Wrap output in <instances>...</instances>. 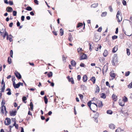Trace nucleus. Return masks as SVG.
I'll return each mask as SVG.
<instances>
[{"label": "nucleus", "instance_id": "1", "mask_svg": "<svg viewBox=\"0 0 132 132\" xmlns=\"http://www.w3.org/2000/svg\"><path fill=\"white\" fill-rule=\"evenodd\" d=\"M87 104L90 110L93 112H95L97 110V105L94 102L92 103L90 101L88 102Z\"/></svg>", "mask_w": 132, "mask_h": 132}, {"label": "nucleus", "instance_id": "2", "mask_svg": "<svg viewBox=\"0 0 132 132\" xmlns=\"http://www.w3.org/2000/svg\"><path fill=\"white\" fill-rule=\"evenodd\" d=\"M0 34L1 36H2L3 39H5L6 35H8L5 28H2L0 29Z\"/></svg>", "mask_w": 132, "mask_h": 132}, {"label": "nucleus", "instance_id": "3", "mask_svg": "<svg viewBox=\"0 0 132 132\" xmlns=\"http://www.w3.org/2000/svg\"><path fill=\"white\" fill-rule=\"evenodd\" d=\"M118 61V57H117V54H114L112 60V63L113 65L115 66L117 64Z\"/></svg>", "mask_w": 132, "mask_h": 132}, {"label": "nucleus", "instance_id": "4", "mask_svg": "<svg viewBox=\"0 0 132 132\" xmlns=\"http://www.w3.org/2000/svg\"><path fill=\"white\" fill-rule=\"evenodd\" d=\"M121 12L119 11H118L117 12L116 18L117 19V20L118 22H120L122 19V16L120 15Z\"/></svg>", "mask_w": 132, "mask_h": 132}, {"label": "nucleus", "instance_id": "5", "mask_svg": "<svg viewBox=\"0 0 132 132\" xmlns=\"http://www.w3.org/2000/svg\"><path fill=\"white\" fill-rule=\"evenodd\" d=\"M95 100L96 101V104H98L97 106H98L99 108L102 107L103 106V105L102 101L98 100L97 99H95Z\"/></svg>", "mask_w": 132, "mask_h": 132}, {"label": "nucleus", "instance_id": "6", "mask_svg": "<svg viewBox=\"0 0 132 132\" xmlns=\"http://www.w3.org/2000/svg\"><path fill=\"white\" fill-rule=\"evenodd\" d=\"M1 110V112L3 114L4 113V110L5 111V114H6L7 113V112L6 110V108L5 106H1L0 108Z\"/></svg>", "mask_w": 132, "mask_h": 132}, {"label": "nucleus", "instance_id": "7", "mask_svg": "<svg viewBox=\"0 0 132 132\" xmlns=\"http://www.w3.org/2000/svg\"><path fill=\"white\" fill-rule=\"evenodd\" d=\"M11 122L10 119L9 118H6L4 122V124L6 125H9Z\"/></svg>", "mask_w": 132, "mask_h": 132}, {"label": "nucleus", "instance_id": "8", "mask_svg": "<svg viewBox=\"0 0 132 132\" xmlns=\"http://www.w3.org/2000/svg\"><path fill=\"white\" fill-rule=\"evenodd\" d=\"M108 69L107 64H105L103 67L102 69L103 73L104 74V73H106L107 72Z\"/></svg>", "mask_w": 132, "mask_h": 132}, {"label": "nucleus", "instance_id": "9", "mask_svg": "<svg viewBox=\"0 0 132 132\" xmlns=\"http://www.w3.org/2000/svg\"><path fill=\"white\" fill-rule=\"evenodd\" d=\"M87 58L86 55L84 53H82V54L80 57L79 59L80 60L85 59Z\"/></svg>", "mask_w": 132, "mask_h": 132}, {"label": "nucleus", "instance_id": "10", "mask_svg": "<svg viewBox=\"0 0 132 132\" xmlns=\"http://www.w3.org/2000/svg\"><path fill=\"white\" fill-rule=\"evenodd\" d=\"M15 75L16 77L18 79H21V75L17 71H15Z\"/></svg>", "mask_w": 132, "mask_h": 132}, {"label": "nucleus", "instance_id": "11", "mask_svg": "<svg viewBox=\"0 0 132 132\" xmlns=\"http://www.w3.org/2000/svg\"><path fill=\"white\" fill-rule=\"evenodd\" d=\"M110 75L112 79H113L116 77V75L113 72H111L110 73Z\"/></svg>", "mask_w": 132, "mask_h": 132}, {"label": "nucleus", "instance_id": "12", "mask_svg": "<svg viewBox=\"0 0 132 132\" xmlns=\"http://www.w3.org/2000/svg\"><path fill=\"white\" fill-rule=\"evenodd\" d=\"M6 36H7V40H9L10 42H11L13 41L12 37L11 35H10L9 36L8 34V35H6Z\"/></svg>", "mask_w": 132, "mask_h": 132}, {"label": "nucleus", "instance_id": "13", "mask_svg": "<svg viewBox=\"0 0 132 132\" xmlns=\"http://www.w3.org/2000/svg\"><path fill=\"white\" fill-rule=\"evenodd\" d=\"M119 103L120 105L122 106H124L125 102L122 100H119Z\"/></svg>", "mask_w": 132, "mask_h": 132}, {"label": "nucleus", "instance_id": "14", "mask_svg": "<svg viewBox=\"0 0 132 132\" xmlns=\"http://www.w3.org/2000/svg\"><path fill=\"white\" fill-rule=\"evenodd\" d=\"M13 85L15 88H18L20 86L19 82L17 84H16L15 82H14L13 83Z\"/></svg>", "mask_w": 132, "mask_h": 132}, {"label": "nucleus", "instance_id": "15", "mask_svg": "<svg viewBox=\"0 0 132 132\" xmlns=\"http://www.w3.org/2000/svg\"><path fill=\"white\" fill-rule=\"evenodd\" d=\"M118 46L116 45L113 48L112 50V52L113 53H115L118 50Z\"/></svg>", "mask_w": 132, "mask_h": 132}, {"label": "nucleus", "instance_id": "16", "mask_svg": "<svg viewBox=\"0 0 132 132\" xmlns=\"http://www.w3.org/2000/svg\"><path fill=\"white\" fill-rule=\"evenodd\" d=\"M112 97L113 100L114 102L116 101L117 100V96L113 94L112 96Z\"/></svg>", "mask_w": 132, "mask_h": 132}, {"label": "nucleus", "instance_id": "17", "mask_svg": "<svg viewBox=\"0 0 132 132\" xmlns=\"http://www.w3.org/2000/svg\"><path fill=\"white\" fill-rule=\"evenodd\" d=\"M16 111H12L10 112V115L11 116H14L16 115Z\"/></svg>", "mask_w": 132, "mask_h": 132}, {"label": "nucleus", "instance_id": "18", "mask_svg": "<svg viewBox=\"0 0 132 132\" xmlns=\"http://www.w3.org/2000/svg\"><path fill=\"white\" fill-rule=\"evenodd\" d=\"M13 121L14 122V123L13 125V126L15 127V128L16 129H18V124L16 123L15 119L14 118L13 119Z\"/></svg>", "mask_w": 132, "mask_h": 132}, {"label": "nucleus", "instance_id": "19", "mask_svg": "<svg viewBox=\"0 0 132 132\" xmlns=\"http://www.w3.org/2000/svg\"><path fill=\"white\" fill-rule=\"evenodd\" d=\"M73 38L72 37V36L71 33H70L69 34V37L68 38V39L69 40L70 42H71L73 40Z\"/></svg>", "mask_w": 132, "mask_h": 132}, {"label": "nucleus", "instance_id": "20", "mask_svg": "<svg viewBox=\"0 0 132 132\" xmlns=\"http://www.w3.org/2000/svg\"><path fill=\"white\" fill-rule=\"evenodd\" d=\"M109 127L110 129H114L115 128V126L113 124L111 123L109 125Z\"/></svg>", "mask_w": 132, "mask_h": 132}, {"label": "nucleus", "instance_id": "21", "mask_svg": "<svg viewBox=\"0 0 132 132\" xmlns=\"http://www.w3.org/2000/svg\"><path fill=\"white\" fill-rule=\"evenodd\" d=\"M87 76L85 75L83 76V77L82 78V80L84 82H86L87 81Z\"/></svg>", "mask_w": 132, "mask_h": 132}, {"label": "nucleus", "instance_id": "22", "mask_svg": "<svg viewBox=\"0 0 132 132\" xmlns=\"http://www.w3.org/2000/svg\"><path fill=\"white\" fill-rule=\"evenodd\" d=\"M13 9L11 7H8L6 9V11L9 12H11L12 11Z\"/></svg>", "mask_w": 132, "mask_h": 132}, {"label": "nucleus", "instance_id": "23", "mask_svg": "<svg viewBox=\"0 0 132 132\" xmlns=\"http://www.w3.org/2000/svg\"><path fill=\"white\" fill-rule=\"evenodd\" d=\"M96 80L95 77L94 76L92 77L90 79V80L92 81L93 84H94L95 83Z\"/></svg>", "mask_w": 132, "mask_h": 132}, {"label": "nucleus", "instance_id": "24", "mask_svg": "<svg viewBox=\"0 0 132 132\" xmlns=\"http://www.w3.org/2000/svg\"><path fill=\"white\" fill-rule=\"evenodd\" d=\"M71 63L72 66L73 67H75L76 63L75 61L74 60H72L71 61Z\"/></svg>", "mask_w": 132, "mask_h": 132}, {"label": "nucleus", "instance_id": "25", "mask_svg": "<svg viewBox=\"0 0 132 132\" xmlns=\"http://www.w3.org/2000/svg\"><path fill=\"white\" fill-rule=\"evenodd\" d=\"M103 55L104 57L106 56L108 54V51L106 50H105L103 54Z\"/></svg>", "mask_w": 132, "mask_h": 132}, {"label": "nucleus", "instance_id": "26", "mask_svg": "<svg viewBox=\"0 0 132 132\" xmlns=\"http://www.w3.org/2000/svg\"><path fill=\"white\" fill-rule=\"evenodd\" d=\"M64 34V31L62 28H61L60 30V35L61 36H62Z\"/></svg>", "mask_w": 132, "mask_h": 132}, {"label": "nucleus", "instance_id": "27", "mask_svg": "<svg viewBox=\"0 0 132 132\" xmlns=\"http://www.w3.org/2000/svg\"><path fill=\"white\" fill-rule=\"evenodd\" d=\"M99 91L100 88L97 85L96 87V89L95 90V93H98L99 92Z\"/></svg>", "mask_w": 132, "mask_h": 132}, {"label": "nucleus", "instance_id": "28", "mask_svg": "<svg viewBox=\"0 0 132 132\" xmlns=\"http://www.w3.org/2000/svg\"><path fill=\"white\" fill-rule=\"evenodd\" d=\"M5 104V100L3 99L2 101L1 105V106H5L4 105Z\"/></svg>", "mask_w": 132, "mask_h": 132}, {"label": "nucleus", "instance_id": "29", "mask_svg": "<svg viewBox=\"0 0 132 132\" xmlns=\"http://www.w3.org/2000/svg\"><path fill=\"white\" fill-rule=\"evenodd\" d=\"M6 91H8L9 92L7 93V94L8 95H10L11 94V89L9 88H7L6 90Z\"/></svg>", "mask_w": 132, "mask_h": 132}, {"label": "nucleus", "instance_id": "30", "mask_svg": "<svg viewBox=\"0 0 132 132\" xmlns=\"http://www.w3.org/2000/svg\"><path fill=\"white\" fill-rule=\"evenodd\" d=\"M68 81L69 82H70L72 84H74V80L73 78L71 77L69 79Z\"/></svg>", "mask_w": 132, "mask_h": 132}, {"label": "nucleus", "instance_id": "31", "mask_svg": "<svg viewBox=\"0 0 132 132\" xmlns=\"http://www.w3.org/2000/svg\"><path fill=\"white\" fill-rule=\"evenodd\" d=\"M116 132H123V130L119 128H118L115 131Z\"/></svg>", "mask_w": 132, "mask_h": 132}, {"label": "nucleus", "instance_id": "32", "mask_svg": "<svg viewBox=\"0 0 132 132\" xmlns=\"http://www.w3.org/2000/svg\"><path fill=\"white\" fill-rule=\"evenodd\" d=\"M122 100L125 103L127 102L128 101V100L127 97H126V96H125L123 97V99Z\"/></svg>", "mask_w": 132, "mask_h": 132}, {"label": "nucleus", "instance_id": "33", "mask_svg": "<svg viewBox=\"0 0 132 132\" xmlns=\"http://www.w3.org/2000/svg\"><path fill=\"white\" fill-rule=\"evenodd\" d=\"M7 61L9 64H11L12 63V60L11 57H9L8 58Z\"/></svg>", "mask_w": 132, "mask_h": 132}, {"label": "nucleus", "instance_id": "34", "mask_svg": "<svg viewBox=\"0 0 132 132\" xmlns=\"http://www.w3.org/2000/svg\"><path fill=\"white\" fill-rule=\"evenodd\" d=\"M47 75L48 77H50L52 76L53 75V73L52 72H48L47 74Z\"/></svg>", "mask_w": 132, "mask_h": 132}, {"label": "nucleus", "instance_id": "35", "mask_svg": "<svg viewBox=\"0 0 132 132\" xmlns=\"http://www.w3.org/2000/svg\"><path fill=\"white\" fill-rule=\"evenodd\" d=\"M1 87H2V88L1 89V92L2 93L4 91V90L5 88V86L4 85H3L2 86H1Z\"/></svg>", "mask_w": 132, "mask_h": 132}, {"label": "nucleus", "instance_id": "36", "mask_svg": "<svg viewBox=\"0 0 132 132\" xmlns=\"http://www.w3.org/2000/svg\"><path fill=\"white\" fill-rule=\"evenodd\" d=\"M30 110L31 111H32L33 110V103L32 102H31L30 103Z\"/></svg>", "mask_w": 132, "mask_h": 132}, {"label": "nucleus", "instance_id": "37", "mask_svg": "<svg viewBox=\"0 0 132 132\" xmlns=\"http://www.w3.org/2000/svg\"><path fill=\"white\" fill-rule=\"evenodd\" d=\"M44 101L45 102V103L46 104L47 103L48 100L47 98V97L46 96H45L44 97Z\"/></svg>", "mask_w": 132, "mask_h": 132}, {"label": "nucleus", "instance_id": "38", "mask_svg": "<svg viewBox=\"0 0 132 132\" xmlns=\"http://www.w3.org/2000/svg\"><path fill=\"white\" fill-rule=\"evenodd\" d=\"M83 24L82 23H79L78 24L77 26V28H78L82 26Z\"/></svg>", "mask_w": 132, "mask_h": 132}, {"label": "nucleus", "instance_id": "39", "mask_svg": "<svg viewBox=\"0 0 132 132\" xmlns=\"http://www.w3.org/2000/svg\"><path fill=\"white\" fill-rule=\"evenodd\" d=\"M98 5V4L97 3H95L93 4L91 6V7L95 8L97 7Z\"/></svg>", "mask_w": 132, "mask_h": 132}, {"label": "nucleus", "instance_id": "40", "mask_svg": "<svg viewBox=\"0 0 132 132\" xmlns=\"http://www.w3.org/2000/svg\"><path fill=\"white\" fill-rule=\"evenodd\" d=\"M107 14V13L106 12H103L102 13V14L101 15V16L102 17L105 16Z\"/></svg>", "mask_w": 132, "mask_h": 132}, {"label": "nucleus", "instance_id": "41", "mask_svg": "<svg viewBox=\"0 0 132 132\" xmlns=\"http://www.w3.org/2000/svg\"><path fill=\"white\" fill-rule=\"evenodd\" d=\"M27 98L26 96H23L22 98V101L25 103H26V102L25 101L27 100Z\"/></svg>", "mask_w": 132, "mask_h": 132}, {"label": "nucleus", "instance_id": "42", "mask_svg": "<svg viewBox=\"0 0 132 132\" xmlns=\"http://www.w3.org/2000/svg\"><path fill=\"white\" fill-rule=\"evenodd\" d=\"M26 9L28 11H31L32 10V9L30 6H27Z\"/></svg>", "mask_w": 132, "mask_h": 132}, {"label": "nucleus", "instance_id": "43", "mask_svg": "<svg viewBox=\"0 0 132 132\" xmlns=\"http://www.w3.org/2000/svg\"><path fill=\"white\" fill-rule=\"evenodd\" d=\"M127 53L128 56L130 55V50L129 48H127Z\"/></svg>", "mask_w": 132, "mask_h": 132}, {"label": "nucleus", "instance_id": "44", "mask_svg": "<svg viewBox=\"0 0 132 132\" xmlns=\"http://www.w3.org/2000/svg\"><path fill=\"white\" fill-rule=\"evenodd\" d=\"M106 96L105 94L102 93L101 94V98H106Z\"/></svg>", "mask_w": 132, "mask_h": 132}, {"label": "nucleus", "instance_id": "45", "mask_svg": "<svg viewBox=\"0 0 132 132\" xmlns=\"http://www.w3.org/2000/svg\"><path fill=\"white\" fill-rule=\"evenodd\" d=\"M16 25L18 27H20L19 28V29H20L22 28V27L21 26H20V23L19 21H18L16 23Z\"/></svg>", "mask_w": 132, "mask_h": 132}, {"label": "nucleus", "instance_id": "46", "mask_svg": "<svg viewBox=\"0 0 132 132\" xmlns=\"http://www.w3.org/2000/svg\"><path fill=\"white\" fill-rule=\"evenodd\" d=\"M107 113L109 114H112V111L111 110H109L107 111Z\"/></svg>", "mask_w": 132, "mask_h": 132}, {"label": "nucleus", "instance_id": "47", "mask_svg": "<svg viewBox=\"0 0 132 132\" xmlns=\"http://www.w3.org/2000/svg\"><path fill=\"white\" fill-rule=\"evenodd\" d=\"M128 87L129 88H132V81L128 85Z\"/></svg>", "mask_w": 132, "mask_h": 132}, {"label": "nucleus", "instance_id": "48", "mask_svg": "<svg viewBox=\"0 0 132 132\" xmlns=\"http://www.w3.org/2000/svg\"><path fill=\"white\" fill-rule=\"evenodd\" d=\"M130 73V72L129 71H128L126 72L125 73V76H127L129 75Z\"/></svg>", "mask_w": 132, "mask_h": 132}, {"label": "nucleus", "instance_id": "49", "mask_svg": "<svg viewBox=\"0 0 132 132\" xmlns=\"http://www.w3.org/2000/svg\"><path fill=\"white\" fill-rule=\"evenodd\" d=\"M118 38V36L116 35H114L112 37V39L113 40H114L117 39Z\"/></svg>", "mask_w": 132, "mask_h": 132}, {"label": "nucleus", "instance_id": "50", "mask_svg": "<svg viewBox=\"0 0 132 132\" xmlns=\"http://www.w3.org/2000/svg\"><path fill=\"white\" fill-rule=\"evenodd\" d=\"M1 86H2V85L3 86V85H4L5 86V83L4 82L3 79L2 81L1 82Z\"/></svg>", "mask_w": 132, "mask_h": 132}, {"label": "nucleus", "instance_id": "51", "mask_svg": "<svg viewBox=\"0 0 132 132\" xmlns=\"http://www.w3.org/2000/svg\"><path fill=\"white\" fill-rule=\"evenodd\" d=\"M109 9L110 12H112V11L113 9L111 6H109Z\"/></svg>", "mask_w": 132, "mask_h": 132}, {"label": "nucleus", "instance_id": "52", "mask_svg": "<svg viewBox=\"0 0 132 132\" xmlns=\"http://www.w3.org/2000/svg\"><path fill=\"white\" fill-rule=\"evenodd\" d=\"M62 58L63 60L64 61H65L66 59L67 58L66 57H65L64 55L62 56Z\"/></svg>", "mask_w": 132, "mask_h": 132}, {"label": "nucleus", "instance_id": "53", "mask_svg": "<svg viewBox=\"0 0 132 132\" xmlns=\"http://www.w3.org/2000/svg\"><path fill=\"white\" fill-rule=\"evenodd\" d=\"M17 14V12L16 11H13V14L14 16H16Z\"/></svg>", "mask_w": 132, "mask_h": 132}, {"label": "nucleus", "instance_id": "54", "mask_svg": "<svg viewBox=\"0 0 132 132\" xmlns=\"http://www.w3.org/2000/svg\"><path fill=\"white\" fill-rule=\"evenodd\" d=\"M13 51L12 50H11L10 51V56L12 57H13Z\"/></svg>", "mask_w": 132, "mask_h": 132}, {"label": "nucleus", "instance_id": "55", "mask_svg": "<svg viewBox=\"0 0 132 132\" xmlns=\"http://www.w3.org/2000/svg\"><path fill=\"white\" fill-rule=\"evenodd\" d=\"M102 27H99V28H98V29L97 30V31L99 32H101V31L102 30Z\"/></svg>", "mask_w": 132, "mask_h": 132}, {"label": "nucleus", "instance_id": "56", "mask_svg": "<svg viewBox=\"0 0 132 132\" xmlns=\"http://www.w3.org/2000/svg\"><path fill=\"white\" fill-rule=\"evenodd\" d=\"M78 95L81 100L83 98V96L82 94H79Z\"/></svg>", "mask_w": 132, "mask_h": 132}, {"label": "nucleus", "instance_id": "57", "mask_svg": "<svg viewBox=\"0 0 132 132\" xmlns=\"http://www.w3.org/2000/svg\"><path fill=\"white\" fill-rule=\"evenodd\" d=\"M122 3L123 4V5H126V1L124 0H123L122 1Z\"/></svg>", "mask_w": 132, "mask_h": 132}, {"label": "nucleus", "instance_id": "58", "mask_svg": "<svg viewBox=\"0 0 132 132\" xmlns=\"http://www.w3.org/2000/svg\"><path fill=\"white\" fill-rule=\"evenodd\" d=\"M81 77L80 75H78L77 76V79L78 81H80L81 79Z\"/></svg>", "mask_w": 132, "mask_h": 132}, {"label": "nucleus", "instance_id": "59", "mask_svg": "<svg viewBox=\"0 0 132 132\" xmlns=\"http://www.w3.org/2000/svg\"><path fill=\"white\" fill-rule=\"evenodd\" d=\"M9 4L11 5H13V2L12 1H9Z\"/></svg>", "mask_w": 132, "mask_h": 132}, {"label": "nucleus", "instance_id": "60", "mask_svg": "<svg viewBox=\"0 0 132 132\" xmlns=\"http://www.w3.org/2000/svg\"><path fill=\"white\" fill-rule=\"evenodd\" d=\"M106 84L107 86H108L110 88V86L109 83V82L108 81H106Z\"/></svg>", "mask_w": 132, "mask_h": 132}, {"label": "nucleus", "instance_id": "61", "mask_svg": "<svg viewBox=\"0 0 132 132\" xmlns=\"http://www.w3.org/2000/svg\"><path fill=\"white\" fill-rule=\"evenodd\" d=\"M99 116V114L98 113H96L95 115L96 118H97Z\"/></svg>", "mask_w": 132, "mask_h": 132}, {"label": "nucleus", "instance_id": "62", "mask_svg": "<svg viewBox=\"0 0 132 132\" xmlns=\"http://www.w3.org/2000/svg\"><path fill=\"white\" fill-rule=\"evenodd\" d=\"M21 20L22 21H24V16L23 15L21 17Z\"/></svg>", "mask_w": 132, "mask_h": 132}, {"label": "nucleus", "instance_id": "63", "mask_svg": "<svg viewBox=\"0 0 132 132\" xmlns=\"http://www.w3.org/2000/svg\"><path fill=\"white\" fill-rule=\"evenodd\" d=\"M34 1L36 4L38 5L39 4L38 1L37 0H34Z\"/></svg>", "mask_w": 132, "mask_h": 132}, {"label": "nucleus", "instance_id": "64", "mask_svg": "<svg viewBox=\"0 0 132 132\" xmlns=\"http://www.w3.org/2000/svg\"><path fill=\"white\" fill-rule=\"evenodd\" d=\"M13 24V23L12 22L10 23L9 24V26L10 27H12Z\"/></svg>", "mask_w": 132, "mask_h": 132}]
</instances>
